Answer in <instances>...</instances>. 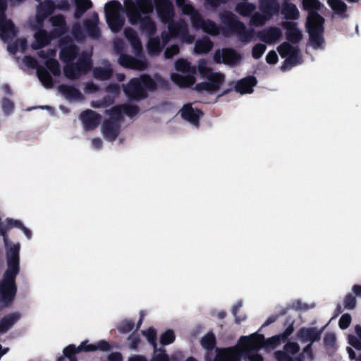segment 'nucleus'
<instances>
[{
    "label": "nucleus",
    "mask_w": 361,
    "mask_h": 361,
    "mask_svg": "<svg viewBox=\"0 0 361 361\" xmlns=\"http://www.w3.org/2000/svg\"><path fill=\"white\" fill-rule=\"evenodd\" d=\"M294 47L290 43L284 42L277 47V51L282 58H286L293 51Z\"/></svg>",
    "instance_id": "obj_54"
},
{
    "label": "nucleus",
    "mask_w": 361,
    "mask_h": 361,
    "mask_svg": "<svg viewBox=\"0 0 361 361\" xmlns=\"http://www.w3.org/2000/svg\"><path fill=\"white\" fill-rule=\"evenodd\" d=\"M98 23L99 16L97 13H94L91 18L83 21V26L86 33L92 39H98L101 35Z\"/></svg>",
    "instance_id": "obj_22"
},
{
    "label": "nucleus",
    "mask_w": 361,
    "mask_h": 361,
    "mask_svg": "<svg viewBox=\"0 0 361 361\" xmlns=\"http://www.w3.org/2000/svg\"><path fill=\"white\" fill-rule=\"evenodd\" d=\"M1 108L4 115L8 116L13 111L14 104L10 99L4 97L1 101Z\"/></svg>",
    "instance_id": "obj_57"
},
{
    "label": "nucleus",
    "mask_w": 361,
    "mask_h": 361,
    "mask_svg": "<svg viewBox=\"0 0 361 361\" xmlns=\"http://www.w3.org/2000/svg\"><path fill=\"white\" fill-rule=\"evenodd\" d=\"M255 9V6L252 4L246 2L239 3L235 6V11L240 15L245 17L250 16Z\"/></svg>",
    "instance_id": "obj_43"
},
{
    "label": "nucleus",
    "mask_w": 361,
    "mask_h": 361,
    "mask_svg": "<svg viewBox=\"0 0 361 361\" xmlns=\"http://www.w3.org/2000/svg\"><path fill=\"white\" fill-rule=\"evenodd\" d=\"M154 0H124L123 6L118 0L105 4L106 23L112 32H118L125 24L121 15L124 12L132 25H138L139 30L149 36L157 30L156 22L151 15L154 11Z\"/></svg>",
    "instance_id": "obj_1"
},
{
    "label": "nucleus",
    "mask_w": 361,
    "mask_h": 361,
    "mask_svg": "<svg viewBox=\"0 0 361 361\" xmlns=\"http://www.w3.org/2000/svg\"><path fill=\"white\" fill-rule=\"evenodd\" d=\"M286 63H290V66H294L300 63V50L297 46L286 57Z\"/></svg>",
    "instance_id": "obj_52"
},
{
    "label": "nucleus",
    "mask_w": 361,
    "mask_h": 361,
    "mask_svg": "<svg viewBox=\"0 0 361 361\" xmlns=\"http://www.w3.org/2000/svg\"><path fill=\"white\" fill-rule=\"evenodd\" d=\"M176 338L175 334L173 330L168 329L160 336V343L164 345H169L172 343Z\"/></svg>",
    "instance_id": "obj_53"
},
{
    "label": "nucleus",
    "mask_w": 361,
    "mask_h": 361,
    "mask_svg": "<svg viewBox=\"0 0 361 361\" xmlns=\"http://www.w3.org/2000/svg\"><path fill=\"white\" fill-rule=\"evenodd\" d=\"M153 4L157 16L162 23H166L173 20L174 6L170 0H154Z\"/></svg>",
    "instance_id": "obj_8"
},
{
    "label": "nucleus",
    "mask_w": 361,
    "mask_h": 361,
    "mask_svg": "<svg viewBox=\"0 0 361 361\" xmlns=\"http://www.w3.org/2000/svg\"><path fill=\"white\" fill-rule=\"evenodd\" d=\"M241 59V56L233 48L217 49L214 54V60L217 63L234 66Z\"/></svg>",
    "instance_id": "obj_9"
},
{
    "label": "nucleus",
    "mask_w": 361,
    "mask_h": 361,
    "mask_svg": "<svg viewBox=\"0 0 361 361\" xmlns=\"http://www.w3.org/2000/svg\"><path fill=\"white\" fill-rule=\"evenodd\" d=\"M63 74L65 77L71 80H78L81 75H85L80 68L75 65V63L71 62L67 63L63 68Z\"/></svg>",
    "instance_id": "obj_32"
},
{
    "label": "nucleus",
    "mask_w": 361,
    "mask_h": 361,
    "mask_svg": "<svg viewBox=\"0 0 361 361\" xmlns=\"http://www.w3.org/2000/svg\"><path fill=\"white\" fill-rule=\"evenodd\" d=\"M75 65H78L80 70L86 74L92 66V61L89 56L82 54L75 62Z\"/></svg>",
    "instance_id": "obj_45"
},
{
    "label": "nucleus",
    "mask_w": 361,
    "mask_h": 361,
    "mask_svg": "<svg viewBox=\"0 0 361 361\" xmlns=\"http://www.w3.org/2000/svg\"><path fill=\"white\" fill-rule=\"evenodd\" d=\"M147 42V48L150 54H158L161 50L160 39L159 37H152L154 35L149 36Z\"/></svg>",
    "instance_id": "obj_44"
},
{
    "label": "nucleus",
    "mask_w": 361,
    "mask_h": 361,
    "mask_svg": "<svg viewBox=\"0 0 361 361\" xmlns=\"http://www.w3.org/2000/svg\"><path fill=\"white\" fill-rule=\"evenodd\" d=\"M18 274L5 271L0 281V302L4 306H9L15 299L17 293L16 279Z\"/></svg>",
    "instance_id": "obj_6"
},
{
    "label": "nucleus",
    "mask_w": 361,
    "mask_h": 361,
    "mask_svg": "<svg viewBox=\"0 0 361 361\" xmlns=\"http://www.w3.org/2000/svg\"><path fill=\"white\" fill-rule=\"evenodd\" d=\"M60 43L62 47L59 52V59L66 63L73 62L79 55V47L69 39H63Z\"/></svg>",
    "instance_id": "obj_10"
},
{
    "label": "nucleus",
    "mask_w": 361,
    "mask_h": 361,
    "mask_svg": "<svg viewBox=\"0 0 361 361\" xmlns=\"http://www.w3.org/2000/svg\"><path fill=\"white\" fill-rule=\"evenodd\" d=\"M259 39L267 44H272L282 37V32L278 27H270L268 29L259 32Z\"/></svg>",
    "instance_id": "obj_27"
},
{
    "label": "nucleus",
    "mask_w": 361,
    "mask_h": 361,
    "mask_svg": "<svg viewBox=\"0 0 361 361\" xmlns=\"http://www.w3.org/2000/svg\"><path fill=\"white\" fill-rule=\"evenodd\" d=\"M302 6L305 10L308 11L307 20H309L310 13H318L323 5L319 0H302Z\"/></svg>",
    "instance_id": "obj_41"
},
{
    "label": "nucleus",
    "mask_w": 361,
    "mask_h": 361,
    "mask_svg": "<svg viewBox=\"0 0 361 361\" xmlns=\"http://www.w3.org/2000/svg\"><path fill=\"white\" fill-rule=\"evenodd\" d=\"M171 79L180 87H188L195 82V78L193 74L189 73L186 75H183L179 73H173L171 75Z\"/></svg>",
    "instance_id": "obj_28"
},
{
    "label": "nucleus",
    "mask_w": 361,
    "mask_h": 361,
    "mask_svg": "<svg viewBox=\"0 0 361 361\" xmlns=\"http://www.w3.org/2000/svg\"><path fill=\"white\" fill-rule=\"evenodd\" d=\"M275 357L277 361H302L300 357L293 358L286 353L283 352V350H278L275 352Z\"/></svg>",
    "instance_id": "obj_61"
},
{
    "label": "nucleus",
    "mask_w": 361,
    "mask_h": 361,
    "mask_svg": "<svg viewBox=\"0 0 361 361\" xmlns=\"http://www.w3.org/2000/svg\"><path fill=\"white\" fill-rule=\"evenodd\" d=\"M283 349L284 350L283 352L286 353L287 355H294L300 351V346L295 342L289 341L285 344Z\"/></svg>",
    "instance_id": "obj_58"
},
{
    "label": "nucleus",
    "mask_w": 361,
    "mask_h": 361,
    "mask_svg": "<svg viewBox=\"0 0 361 361\" xmlns=\"http://www.w3.org/2000/svg\"><path fill=\"white\" fill-rule=\"evenodd\" d=\"M213 46L214 44L211 39L205 37L195 42V51L198 54H207L212 50Z\"/></svg>",
    "instance_id": "obj_35"
},
{
    "label": "nucleus",
    "mask_w": 361,
    "mask_h": 361,
    "mask_svg": "<svg viewBox=\"0 0 361 361\" xmlns=\"http://www.w3.org/2000/svg\"><path fill=\"white\" fill-rule=\"evenodd\" d=\"M267 47L264 44L258 43L252 49V56L255 59H260L266 51Z\"/></svg>",
    "instance_id": "obj_59"
},
{
    "label": "nucleus",
    "mask_w": 361,
    "mask_h": 361,
    "mask_svg": "<svg viewBox=\"0 0 361 361\" xmlns=\"http://www.w3.org/2000/svg\"><path fill=\"white\" fill-rule=\"evenodd\" d=\"M324 18L319 13H310L305 26L310 36V42L314 49L319 48L324 42L323 34L324 31Z\"/></svg>",
    "instance_id": "obj_5"
},
{
    "label": "nucleus",
    "mask_w": 361,
    "mask_h": 361,
    "mask_svg": "<svg viewBox=\"0 0 361 361\" xmlns=\"http://www.w3.org/2000/svg\"><path fill=\"white\" fill-rule=\"evenodd\" d=\"M175 68L176 71L182 73L189 74H195L196 73V68L192 66L190 63L184 59H178L175 62Z\"/></svg>",
    "instance_id": "obj_39"
},
{
    "label": "nucleus",
    "mask_w": 361,
    "mask_h": 361,
    "mask_svg": "<svg viewBox=\"0 0 361 361\" xmlns=\"http://www.w3.org/2000/svg\"><path fill=\"white\" fill-rule=\"evenodd\" d=\"M168 23V29L171 34L175 37H180L183 39H188L187 41L190 43L192 42L191 37L188 34L187 26L183 23H176L170 21Z\"/></svg>",
    "instance_id": "obj_26"
},
{
    "label": "nucleus",
    "mask_w": 361,
    "mask_h": 361,
    "mask_svg": "<svg viewBox=\"0 0 361 361\" xmlns=\"http://www.w3.org/2000/svg\"><path fill=\"white\" fill-rule=\"evenodd\" d=\"M135 326V324L133 321L125 320L121 322L118 326V331L121 334H127L130 332Z\"/></svg>",
    "instance_id": "obj_60"
},
{
    "label": "nucleus",
    "mask_w": 361,
    "mask_h": 361,
    "mask_svg": "<svg viewBox=\"0 0 361 361\" xmlns=\"http://www.w3.org/2000/svg\"><path fill=\"white\" fill-rule=\"evenodd\" d=\"M84 128L87 130L95 129L99 124L101 116L91 109L83 111L80 114Z\"/></svg>",
    "instance_id": "obj_17"
},
{
    "label": "nucleus",
    "mask_w": 361,
    "mask_h": 361,
    "mask_svg": "<svg viewBox=\"0 0 361 361\" xmlns=\"http://www.w3.org/2000/svg\"><path fill=\"white\" fill-rule=\"evenodd\" d=\"M113 348V345L104 340H101L95 344H90L88 341H82L80 345L76 347L73 344L66 346L63 350V356L58 357L57 361H63L64 357L69 361H78L75 355L81 352H93L100 350L102 352H109Z\"/></svg>",
    "instance_id": "obj_4"
},
{
    "label": "nucleus",
    "mask_w": 361,
    "mask_h": 361,
    "mask_svg": "<svg viewBox=\"0 0 361 361\" xmlns=\"http://www.w3.org/2000/svg\"><path fill=\"white\" fill-rule=\"evenodd\" d=\"M191 25L195 30H202L206 20L197 11L190 17Z\"/></svg>",
    "instance_id": "obj_50"
},
{
    "label": "nucleus",
    "mask_w": 361,
    "mask_h": 361,
    "mask_svg": "<svg viewBox=\"0 0 361 361\" xmlns=\"http://www.w3.org/2000/svg\"><path fill=\"white\" fill-rule=\"evenodd\" d=\"M219 17L227 30L230 32L235 34L242 42L247 43L254 37V30L247 29L245 25L231 11L224 10L219 13Z\"/></svg>",
    "instance_id": "obj_3"
},
{
    "label": "nucleus",
    "mask_w": 361,
    "mask_h": 361,
    "mask_svg": "<svg viewBox=\"0 0 361 361\" xmlns=\"http://www.w3.org/2000/svg\"><path fill=\"white\" fill-rule=\"evenodd\" d=\"M20 245L15 244L6 252L7 269L6 271L19 274L20 272Z\"/></svg>",
    "instance_id": "obj_12"
},
{
    "label": "nucleus",
    "mask_w": 361,
    "mask_h": 361,
    "mask_svg": "<svg viewBox=\"0 0 361 361\" xmlns=\"http://www.w3.org/2000/svg\"><path fill=\"white\" fill-rule=\"evenodd\" d=\"M93 77L101 81L109 80L113 75V69L109 66L95 67L92 71Z\"/></svg>",
    "instance_id": "obj_36"
},
{
    "label": "nucleus",
    "mask_w": 361,
    "mask_h": 361,
    "mask_svg": "<svg viewBox=\"0 0 361 361\" xmlns=\"http://www.w3.org/2000/svg\"><path fill=\"white\" fill-rule=\"evenodd\" d=\"M45 66L47 71H50L54 76H59L61 75L60 66L56 59H47L45 62Z\"/></svg>",
    "instance_id": "obj_49"
},
{
    "label": "nucleus",
    "mask_w": 361,
    "mask_h": 361,
    "mask_svg": "<svg viewBox=\"0 0 361 361\" xmlns=\"http://www.w3.org/2000/svg\"><path fill=\"white\" fill-rule=\"evenodd\" d=\"M180 114L183 119L196 127H199L200 117L203 116V112L199 109H194L190 103L184 104Z\"/></svg>",
    "instance_id": "obj_11"
},
{
    "label": "nucleus",
    "mask_w": 361,
    "mask_h": 361,
    "mask_svg": "<svg viewBox=\"0 0 361 361\" xmlns=\"http://www.w3.org/2000/svg\"><path fill=\"white\" fill-rule=\"evenodd\" d=\"M281 26L286 29V37L288 42L297 44L302 39V34L298 28L297 23L293 21H284Z\"/></svg>",
    "instance_id": "obj_16"
},
{
    "label": "nucleus",
    "mask_w": 361,
    "mask_h": 361,
    "mask_svg": "<svg viewBox=\"0 0 361 361\" xmlns=\"http://www.w3.org/2000/svg\"><path fill=\"white\" fill-rule=\"evenodd\" d=\"M20 319V314L14 312L4 317L0 320V334L7 332Z\"/></svg>",
    "instance_id": "obj_31"
},
{
    "label": "nucleus",
    "mask_w": 361,
    "mask_h": 361,
    "mask_svg": "<svg viewBox=\"0 0 361 361\" xmlns=\"http://www.w3.org/2000/svg\"><path fill=\"white\" fill-rule=\"evenodd\" d=\"M37 75L43 85L46 88H52L54 86V80L47 69L43 66H39L37 68Z\"/></svg>",
    "instance_id": "obj_34"
},
{
    "label": "nucleus",
    "mask_w": 361,
    "mask_h": 361,
    "mask_svg": "<svg viewBox=\"0 0 361 361\" xmlns=\"http://www.w3.org/2000/svg\"><path fill=\"white\" fill-rule=\"evenodd\" d=\"M35 42L32 44V48L35 50L40 49L45 46L48 45L53 39L57 37H54L50 32L44 29L38 30L34 35Z\"/></svg>",
    "instance_id": "obj_19"
},
{
    "label": "nucleus",
    "mask_w": 361,
    "mask_h": 361,
    "mask_svg": "<svg viewBox=\"0 0 361 361\" xmlns=\"http://www.w3.org/2000/svg\"><path fill=\"white\" fill-rule=\"evenodd\" d=\"M225 76L221 73H214L212 75L206 82L197 83L195 90L197 92H207L209 93H214L219 90L221 86L224 82Z\"/></svg>",
    "instance_id": "obj_7"
},
{
    "label": "nucleus",
    "mask_w": 361,
    "mask_h": 361,
    "mask_svg": "<svg viewBox=\"0 0 361 361\" xmlns=\"http://www.w3.org/2000/svg\"><path fill=\"white\" fill-rule=\"evenodd\" d=\"M201 345L206 350H212L214 348L216 343V340L215 335L213 332H208L205 336H204L201 341Z\"/></svg>",
    "instance_id": "obj_42"
},
{
    "label": "nucleus",
    "mask_w": 361,
    "mask_h": 361,
    "mask_svg": "<svg viewBox=\"0 0 361 361\" xmlns=\"http://www.w3.org/2000/svg\"><path fill=\"white\" fill-rule=\"evenodd\" d=\"M75 9L74 17L76 19L81 18V16L93 6L91 0H75Z\"/></svg>",
    "instance_id": "obj_37"
},
{
    "label": "nucleus",
    "mask_w": 361,
    "mask_h": 361,
    "mask_svg": "<svg viewBox=\"0 0 361 361\" xmlns=\"http://www.w3.org/2000/svg\"><path fill=\"white\" fill-rule=\"evenodd\" d=\"M243 303L241 301H238L232 308V314L235 317V322L236 324H240V322L246 319L245 315L238 316V312L241 308Z\"/></svg>",
    "instance_id": "obj_62"
},
{
    "label": "nucleus",
    "mask_w": 361,
    "mask_h": 361,
    "mask_svg": "<svg viewBox=\"0 0 361 361\" xmlns=\"http://www.w3.org/2000/svg\"><path fill=\"white\" fill-rule=\"evenodd\" d=\"M143 334L146 336L148 342L153 346L154 351H156L157 350L156 330L153 328H149Z\"/></svg>",
    "instance_id": "obj_55"
},
{
    "label": "nucleus",
    "mask_w": 361,
    "mask_h": 361,
    "mask_svg": "<svg viewBox=\"0 0 361 361\" xmlns=\"http://www.w3.org/2000/svg\"><path fill=\"white\" fill-rule=\"evenodd\" d=\"M0 32L1 37L5 39H13L18 35V30L11 19L7 18L6 15L0 16Z\"/></svg>",
    "instance_id": "obj_18"
},
{
    "label": "nucleus",
    "mask_w": 361,
    "mask_h": 361,
    "mask_svg": "<svg viewBox=\"0 0 361 361\" xmlns=\"http://www.w3.org/2000/svg\"><path fill=\"white\" fill-rule=\"evenodd\" d=\"M124 94L130 101H141L148 96V91L157 90L156 82L149 75L143 74L138 78H133L126 85H122Z\"/></svg>",
    "instance_id": "obj_2"
},
{
    "label": "nucleus",
    "mask_w": 361,
    "mask_h": 361,
    "mask_svg": "<svg viewBox=\"0 0 361 361\" xmlns=\"http://www.w3.org/2000/svg\"><path fill=\"white\" fill-rule=\"evenodd\" d=\"M264 336L255 333L248 336H241L239 345L245 349H259L264 348Z\"/></svg>",
    "instance_id": "obj_14"
},
{
    "label": "nucleus",
    "mask_w": 361,
    "mask_h": 361,
    "mask_svg": "<svg viewBox=\"0 0 361 361\" xmlns=\"http://www.w3.org/2000/svg\"><path fill=\"white\" fill-rule=\"evenodd\" d=\"M257 78L253 75H250L238 80L234 88L235 92L241 94H250L253 92V87L257 85Z\"/></svg>",
    "instance_id": "obj_24"
},
{
    "label": "nucleus",
    "mask_w": 361,
    "mask_h": 361,
    "mask_svg": "<svg viewBox=\"0 0 361 361\" xmlns=\"http://www.w3.org/2000/svg\"><path fill=\"white\" fill-rule=\"evenodd\" d=\"M105 113L109 116V118L108 121H113L114 122H117V123H121L123 121V109L121 104H118L111 107L109 109L106 110Z\"/></svg>",
    "instance_id": "obj_40"
},
{
    "label": "nucleus",
    "mask_w": 361,
    "mask_h": 361,
    "mask_svg": "<svg viewBox=\"0 0 361 361\" xmlns=\"http://www.w3.org/2000/svg\"><path fill=\"white\" fill-rule=\"evenodd\" d=\"M279 8V4L276 0H262L260 3L261 11L268 17L278 13Z\"/></svg>",
    "instance_id": "obj_29"
},
{
    "label": "nucleus",
    "mask_w": 361,
    "mask_h": 361,
    "mask_svg": "<svg viewBox=\"0 0 361 361\" xmlns=\"http://www.w3.org/2000/svg\"><path fill=\"white\" fill-rule=\"evenodd\" d=\"M202 30H203V32H204L212 36H217L220 33L219 27L217 25V24L214 21H213L210 19L206 20V22H205Z\"/></svg>",
    "instance_id": "obj_46"
},
{
    "label": "nucleus",
    "mask_w": 361,
    "mask_h": 361,
    "mask_svg": "<svg viewBox=\"0 0 361 361\" xmlns=\"http://www.w3.org/2000/svg\"><path fill=\"white\" fill-rule=\"evenodd\" d=\"M150 361H170V357L166 353V350L164 348H157L156 351L154 350V354Z\"/></svg>",
    "instance_id": "obj_56"
},
{
    "label": "nucleus",
    "mask_w": 361,
    "mask_h": 361,
    "mask_svg": "<svg viewBox=\"0 0 361 361\" xmlns=\"http://www.w3.org/2000/svg\"><path fill=\"white\" fill-rule=\"evenodd\" d=\"M124 35L136 51H142V43L135 30L131 27H127L124 30Z\"/></svg>",
    "instance_id": "obj_30"
},
{
    "label": "nucleus",
    "mask_w": 361,
    "mask_h": 361,
    "mask_svg": "<svg viewBox=\"0 0 361 361\" xmlns=\"http://www.w3.org/2000/svg\"><path fill=\"white\" fill-rule=\"evenodd\" d=\"M123 113L129 118H133L140 112V108L137 105L130 104H121Z\"/></svg>",
    "instance_id": "obj_51"
},
{
    "label": "nucleus",
    "mask_w": 361,
    "mask_h": 361,
    "mask_svg": "<svg viewBox=\"0 0 361 361\" xmlns=\"http://www.w3.org/2000/svg\"><path fill=\"white\" fill-rule=\"evenodd\" d=\"M357 305L355 296L352 293H348L344 298V306L346 309L353 310Z\"/></svg>",
    "instance_id": "obj_63"
},
{
    "label": "nucleus",
    "mask_w": 361,
    "mask_h": 361,
    "mask_svg": "<svg viewBox=\"0 0 361 361\" xmlns=\"http://www.w3.org/2000/svg\"><path fill=\"white\" fill-rule=\"evenodd\" d=\"M58 91L68 101L80 100L82 94L79 89L71 85L61 84L58 86Z\"/></svg>",
    "instance_id": "obj_25"
},
{
    "label": "nucleus",
    "mask_w": 361,
    "mask_h": 361,
    "mask_svg": "<svg viewBox=\"0 0 361 361\" xmlns=\"http://www.w3.org/2000/svg\"><path fill=\"white\" fill-rule=\"evenodd\" d=\"M214 361H238L235 357L231 355L227 350L218 353Z\"/></svg>",
    "instance_id": "obj_64"
},
{
    "label": "nucleus",
    "mask_w": 361,
    "mask_h": 361,
    "mask_svg": "<svg viewBox=\"0 0 361 361\" xmlns=\"http://www.w3.org/2000/svg\"><path fill=\"white\" fill-rule=\"evenodd\" d=\"M322 330L316 327H302L298 331L296 337L303 343H314L320 340Z\"/></svg>",
    "instance_id": "obj_15"
},
{
    "label": "nucleus",
    "mask_w": 361,
    "mask_h": 361,
    "mask_svg": "<svg viewBox=\"0 0 361 361\" xmlns=\"http://www.w3.org/2000/svg\"><path fill=\"white\" fill-rule=\"evenodd\" d=\"M120 124L117 122L105 120L102 125L103 135L107 140L114 142L120 133Z\"/></svg>",
    "instance_id": "obj_23"
},
{
    "label": "nucleus",
    "mask_w": 361,
    "mask_h": 361,
    "mask_svg": "<svg viewBox=\"0 0 361 361\" xmlns=\"http://www.w3.org/2000/svg\"><path fill=\"white\" fill-rule=\"evenodd\" d=\"M118 63L124 68L136 69L140 67L142 61L130 55L122 54L118 58Z\"/></svg>",
    "instance_id": "obj_33"
},
{
    "label": "nucleus",
    "mask_w": 361,
    "mask_h": 361,
    "mask_svg": "<svg viewBox=\"0 0 361 361\" xmlns=\"http://www.w3.org/2000/svg\"><path fill=\"white\" fill-rule=\"evenodd\" d=\"M56 8L55 3L52 0H44L37 6L36 20L39 23H42Z\"/></svg>",
    "instance_id": "obj_21"
},
{
    "label": "nucleus",
    "mask_w": 361,
    "mask_h": 361,
    "mask_svg": "<svg viewBox=\"0 0 361 361\" xmlns=\"http://www.w3.org/2000/svg\"><path fill=\"white\" fill-rule=\"evenodd\" d=\"M281 11L287 20H296L299 18L298 9L292 3H285L283 5Z\"/></svg>",
    "instance_id": "obj_38"
},
{
    "label": "nucleus",
    "mask_w": 361,
    "mask_h": 361,
    "mask_svg": "<svg viewBox=\"0 0 361 361\" xmlns=\"http://www.w3.org/2000/svg\"><path fill=\"white\" fill-rule=\"evenodd\" d=\"M327 4L337 14L344 13L347 10V5L341 0H327Z\"/></svg>",
    "instance_id": "obj_47"
},
{
    "label": "nucleus",
    "mask_w": 361,
    "mask_h": 361,
    "mask_svg": "<svg viewBox=\"0 0 361 361\" xmlns=\"http://www.w3.org/2000/svg\"><path fill=\"white\" fill-rule=\"evenodd\" d=\"M176 3L177 6L181 8L183 13L185 15H188L191 17L193 13L197 12L192 4L186 3V0H176Z\"/></svg>",
    "instance_id": "obj_48"
},
{
    "label": "nucleus",
    "mask_w": 361,
    "mask_h": 361,
    "mask_svg": "<svg viewBox=\"0 0 361 361\" xmlns=\"http://www.w3.org/2000/svg\"><path fill=\"white\" fill-rule=\"evenodd\" d=\"M49 21L54 27V29L51 30V34L54 37L59 38L67 32L68 27L66 18L62 14L51 17Z\"/></svg>",
    "instance_id": "obj_20"
},
{
    "label": "nucleus",
    "mask_w": 361,
    "mask_h": 361,
    "mask_svg": "<svg viewBox=\"0 0 361 361\" xmlns=\"http://www.w3.org/2000/svg\"><path fill=\"white\" fill-rule=\"evenodd\" d=\"M293 322H292L283 333L273 336L267 339L264 338V348L271 350L275 349L281 343L285 342L293 334Z\"/></svg>",
    "instance_id": "obj_13"
}]
</instances>
